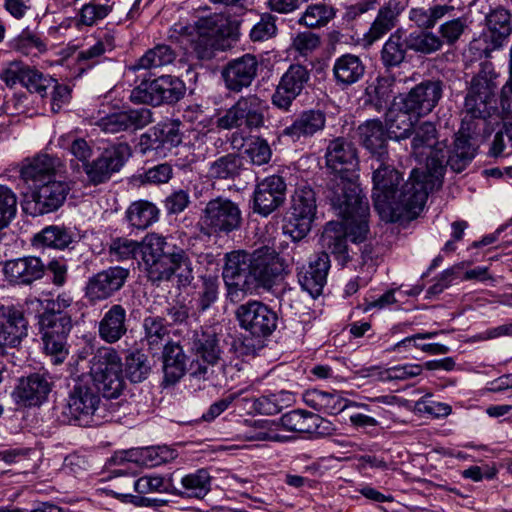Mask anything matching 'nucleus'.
Segmentation results:
<instances>
[{
  "label": "nucleus",
  "mask_w": 512,
  "mask_h": 512,
  "mask_svg": "<svg viewBox=\"0 0 512 512\" xmlns=\"http://www.w3.org/2000/svg\"><path fill=\"white\" fill-rule=\"evenodd\" d=\"M286 185L282 177L270 176L261 181L254 192L255 211L267 216L279 207L285 198Z\"/></svg>",
  "instance_id": "obj_19"
},
{
  "label": "nucleus",
  "mask_w": 512,
  "mask_h": 512,
  "mask_svg": "<svg viewBox=\"0 0 512 512\" xmlns=\"http://www.w3.org/2000/svg\"><path fill=\"white\" fill-rule=\"evenodd\" d=\"M395 80L391 77H379L374 85L368 88V93L376 106L380 109L394 98Z\"/></svg>",
  "instance_id": "obj_61"
},
{
  "label": "nucleus",
  "mask_w": 512,
  "mask_h": 512,
  "mask_svg": "<svg viewBox=\"0 0 512 512\" xmlns=\"http://www.w3.org/2000/svg\"><path fill=\"white\" fill-rule=\"evenodd\" d=\"M180 32L191 37L199 58L204 59L220 48L221 40L231 34V26L229 19L221 13L200 18L193 26L181 27Z\"/></svg>",
  "instance_id": "obj_4"
},
{
  "label": "nucleus",
  "mask_w": 512,
  "mask_h": 512,
  "mask_svg": "<svg viewBox=\"0 0 512 512\" xmlns=\"http://www.w3.org/2000/svg\"><path fill=\"white\" fill-rule=\"evenodd\" d=\"M303 399L313 409L330 415H337L347 409V399L336 391L308 390L304 393Z\"/></svg>",
  "instance_id": "obj_33"
},
{
  "label": "nucleus",
  "mask_w": 512,
  "mask_h": 512,
  "mask_svg": "<svg viewBox=\"0 0 512 512\" xmlns=\"http://www.w3.org/2000/svg\"><path fill=\"white\" fill-rule=\"evenodd\" d=\"M73 241L72 234L64 227L52 225L35 236V243L45 247L64 249Z\"/></svg>",
  "instance_id": "obj_49"
},
{
  "label": "nucleus",
  "mask_w": 512,
  "mask_h": 512,
  "mask_svg": "<svg viewBox=\"0 0 512 512\" xmlns=\"http://www.w3.org/2000/svg\"><path fill=\"white\" fill-rule=\"evenodd\" d=\"M237 108L242 114L243 123L250 129L259 128L264 124V113L267 109L266 102L256 95H248L236 102Z\"/></svg>",
  "instance_id": "obj_40"
},
{
  "label": "nucleus",
  "mask_w": 512,
  "mask_h": 512,
  "mask_svg": "<svg viewBox=\"0 0 512 512\" xmlns=\"http://www.w3.org/2000/svg\"><path fill=\"white\" fill-rule=\"evenodd\" d=\"M335 16L334 9L326 4H312L309 5L301 18L299 23L309 28H320L328 24Z\"/></svg>",
  "instance_id": "obj_52"
},
{
  "label": "nucleus",
  "mask_w": 512,
  "mask_h": 512,
  "mask_svg": "<svg viewBox=\"0 0 512 512\" xmlns=\"http://www.w3.org/2000/svg\"><path fill=\"white\" fill-rule=\"evenodd\" d=\"M257 68V59L250 54L230 61L222 71L225 86L234 92L250 86L257 74Z\"/></svg>",
  "instance_id": "obj_20"
},
{
  "label": "nucleus",
  "mask_w": 512,
  "mask_h": 512,
  "mask_svg": "<svg viewBox=\"0 0 512 512\" xmlns=\"http://www.w3.org/2000/svg\"><path fill=\"white\" fill-rule=\"evenodd\" d=\"M445 143L436 142V128L431 122H423L415 129V135L412 140V151L419 161L426 160L427 178L434 174V168L439 163V186L442 183L444 160L446 154L444 151Z\"/></svg>",
  "instance_id": "obj_8"
},
{
  "label": "nucleus",
  "mask_w": 512,
  "mask_h": 512,
  "mask_svg": "<svg viewBox=\"0 0 512 512\" xmlns=\"http://www.w3.org/2000/svg\"><path fill=\"white\" fill-rule=\"evenodd\" d=\"M330 269V259L327 253L322 252L298 272V281L302 289L313 298L319 296L327 281Z\"/></svg>",
  "instance_id": "obj_25"
},
{
  "label": "nucleus",
  "mask_w": 512,
  "mask_h": 512,
  "mask_svg": "<svg viewBox=\"0 0 512 512\" xmlns=\"http://www.w3.org/2000/svg\"><path fill=\"white\" fill-rule=\"evenodd\" d=\"M406 45L415 52L432 54L441 50L442 40L438 35L426 29L410 33L406 39Z\"/></svg>",
  "instance_id": "obj_48"
},
{
  "label": "nucleus",
  "mask_w": 512,
  "mask_h": 512,
  "mask_svg": "<svg viewBox=\"0 0 512 512\" xmlns=\"http://www.w3.org/2000/svg\"><path fill=\"white\" fill-rule=\"evenodd\" d=\"M310 81V71L301 64H292L282 75L272 96V103L288 110L292 102L302 93Z\"/></svg>",
  "instance_id": "obj_12"
},
{
  "label": "nucleus",
  "mask_w": 512,
  "mask_h": 512,
  "mask_svg": "<svg viewBox=\"0 0 512 512\" xmlns=\"http://www.w3.org/2000/svg\"><path fill=\"white\" fill-rule=\"evenodd\" d=\"M314 191L307 186L295 189L291 204V224L297 230V236H305L311 229L316 214Z\"/></svg>",
  "instance_id": "obj_15"
},
{
  "label": "nucleus",
  "mask_w": 512,
  "mask_h": 512,
  "mask_svg": "<svg viewBox=\"0 0 512 512\" xmlns=\"http://www.w3.org/2000/svg\"><path fill=\"white\" fill-rule=\"evenodd\" d=\"M326 166L337 174L328 198L343 223L329 222L320 242L335 258L345 264L349 260L346 238L362 243L369 235V206L361 195L358 178V157L353 144L343 138L332 140L325 154Z\"/></svg>",
  "instance_id": "obj_1"
},
{
  "label": "nucleus",
  "mask_w": 512,
  "mask_h": 512,
  "mask_svg": "<svg viewBox=\"0 0 512 512\" xmlns=\"http://www.w3.org/2000/svg\"><path fill=\"white\" fill-rule=\"evenodd\" d=\"M157 84L161 103L176 102L184 95L185 85L179 78L161 76L157 78Z\"/></svg>",
  "instance_id": "obj_59"
},
{
  "label": "nucleus",
  "mask_w": 512,
  "mask_h": 512,
  "mask_svg": "<svg viewBox=\"0 0 512 512\" xmlns=\"http://www.w3.org/2000/svg\"><path fill=\"white\" fill-rule=\"evenodd\" d=\"M129 156L130 148L127 144L120 143L106 148L96 160L86 164L85 171L89 180L94 184L103 183L121 169Z\"/></svg>",
  "instance_id": "obj_13"
},
{
  "label": "nucleus",
  "mask_w": 512,
  "mask_h": 512,
  "mask_svg": "<svg viewBox=\"0 0 512 512\" xmlns=\"http://www.w3.org/2000/svg\"><path fill=\"white\" fill-rule=\"evenodd\" d=\"M251 274L254 278V291L262 286H270L280 274L283 265L276 251L269 247H261L249 253Z\"/></svg>",
  "instance_id": "obj_16"
},
{
  "label": "nucleus",
  "mask_w": 512,
  "mask_h": 512,
  "mask_svg": "<svg viewBox=\"0 0 512 512\" xmlns=\"http://www.w3.org/2000/svg\"><path fill=\"white\" fill-rule=\"evenodd\" d=\"M190 349L203 363L209 365H214L220 357L218 341L214 334L195 332Z\"/></svg>",
  "instance_id": "obj_42"
},
{
  "label": "nucleus",
  "mask_w": 512,
  "mask_h": 512,
  "mask_svg": "<svg viewBox=\"0 0 512 512\" xmlns=\"http://www.w3.org/2000/svg\"><path fill=\"white\" fill-rule=\"evenodd\" d=\"M106 3L90 2L83 5L78 13L77 24L84 26H93L99 21L105 19L113 9V6Z\"/></svg>",
  "instance_id": "obj_55"
},
{
  "label": "nucleus",
  "mask_w": 512,
  "mask_h": 512,
  "mask_svg": "<svg viewBox=\"0 0 512 512\" xmlns=\"http://www.w3.org/2000/svg\"><path fill=\"white\" fill-rule=\"evenodd\" d=\"M358 134L363 146L373 155H377L376 159H384L386 155V131L383 124L379 120H367L358 127Z\"/></svg>",
  "instance_id": "obj_37"
},
{
  "label": "nucleus",
  "mask_w": 512,
  "mask_h": 512,
  "mask_svg": "<svg viewBox=\"0 0 512 512\" xmlns=\"http://www.w3.org/2000/svg\"><path fill=\"white\" fill-rule=\"evenodd\" d=\"M496 84L486 75H477L471 82L468 95L465 98V107L474 117H481L486 105L494 96Z\"/></svg>",
  "instance_id": "obj_28"
},
{
  "label": "nucleus",
  "mask_w": 512,
  "mask_h": 512,
  "mask_svg": "<svg viewBox=\"0 0 512 512\" xmlns=\"http://www.w3.org/2000/svg\"><path fill=\"white\" fill-rule=\"evenodd\" d=\"M100 402L99 394L88 383L80 380L69 393L59 419L67 424L90 426L94 422Z\"/></svg>",
  "instance_id": "obj_6"
},
{
  "label": "nucleus",
  "mask_w": 512,
  "mask_h": 512,
  "mask_svg": "<svg viewBox=\"0 0 512 512\" xmlns=\"http://www.w3.org/2000/svg\"><path fill=\"white\" fill-rule=\"evenodd\" d=\"M124 364L120 355L110 347L97 350L89 361V377L98 394L116 399L126 387Z\"/></svg>",
  "instance_id": "obj_3"
},
{
  "label": "nucleus",
  "mask_w": 512,
  "mask_h": 512,
  "mask_svg": "<svg viewBox=\"0 0 512 512\" xmlns=\"http://www.w3.org/2000/svg\"><path fill=\"white\" fill-rule=\"evenodd\" d=\"M187 357L182 347L176 343H168L163 351V373L166 384H175L186 373Z\"/></svg>",
  "instance_id": "obj_35"
},
{
  "label": "nucleus",
  "mask_w": 512,
  "mask_h": 512,
  "mask_svg": "<svg viewBox=\"0 0 512 512\" xmlns=\"http://www.w3.org/2000/svg\"><path fill=\"white\" fill-rule=\"evenodd\" d=\"M70 190L68 182L53 178L31 192L32 203L27 202L24 209L34 216L54 212L64 204Z\"/></svg>",
  "instance_id": "obj_11"
},
{
  "label": "nucleus",
  "mask_w": 512,
  "mask_h": 512,
  "mask_svg": "<svg viewBox=\"0 0 512 512\" xmlns=\"http://www.w3.org/2000/svg\"><path fill=\"white\" fill-rule=\"evenodd\" d=\"M128 277V270L112 267L91 277L85 288V295L91 302L105 300L118 291Z\"/></svg>",
  "instance_id": "obj_18"
},
{
  "label": "nucleus",
  "mask_w": 512,
  "mask_h": 512,
  "mask_svg": "<svg viewBox=\"0 0 512 512\" xmlns=\"http://www.w3.org/2000/svg\"><path fill=\"white\" fill-rule=\"evenodd\" d=\"M123 454L125 460L147 467H156L177 457L176 451L168 446L136 448Z\"/></svg>",
  "instance_id": "obj_34"
},
{
  "label": "nucleus",
  "mask_w": 512,
  "mask_h": 512,
  "mask_svg": "<svg viewBox=\"0 0 512 512\" xmlns=\"http://www.w3.org/2000/svg\"><path fill=\"white\" fill-rule=\"evenodd\" d=\"M158 209L148 201L139 200L132 203L126 211V217L131 226L146 229L158 218Z\"/></svg>",
  "instance_id": "obj_46"
},
{
  "label": "nucleus",
  "mask_w": 512,
  "mask_h": 512,
  "mask_svg": "<svg viewBox=\"0 0 512 512\" xmlns=\"http://www.w3.org/2000/svg\"><path fill=\"white\" fill-rule=\"evenodd\" d=\"M150 121V111L141 108L106 115L97 121V125L106 133H118L128 129L142 128Z\"/></svg>",
  "instance_id": "obj_26"
},
{
  "label": "nucleus",
  "mask_w": 512,
  "mask_h": 512,
  "mask_svg": "<svg viewBox=\"0 0 512 512\" xmlns=\"http://www.w3.org/2000/svg\"><path fill=\"white\" fill-rule=\"evenodd\" d=\"M58 146L68 150L78 161L85 166L92 156V148L83 138H78L72 133L61 135L58 139Z\"/></svg>",
  "instance_id": "obj_53"
},
{
  "label": "nucleus",
  "mask_w": 512,
  "mask_h": 512,
  "mask_svg": "<svg viewBox=\"0 0 512 512\" xmlns=\"http://www.w3.org/2000/svg\"><path fill=\"white\" fill-rule=\"evenodd\" d=\"M125 370L131 382L139 383L145 380L150 372V365L147 357L140 353H132L126 358Z\"/></svg>",
  "instance_id": "obj_60"
},
{
  "label": "nucleus",
  "mask_w": 512,
  "mask_h": 512,
  "mask_svg": "<svg viewBox=\"0 0 512 512\" xmlns=\"http://www.w3.org/2000/svg\"><path fill=\"white\" fill-rule=\"evenodd\" d=\"M175 54L167 45H156L149 49L134 64L127 67V71L136 72L141 69H152L168 65L173 62Z\"/></svg>",
  "instance_id": "obj_41"
},
{
  "label": "nucleus",
  "mask_w": 512,
  "mask_h": 512,
  "mask_svg": "<svg viewBox=\"0 0 512 512\" xmlns=\"http://www.w3.org/2000/svg\"><path fill=\"white\" fill-rule=\"evenodd\" d=\"M241 210L228 198L217 197L210 200L203 209L200 224L209 234L230 233L240 227Z\"/></svg>",
  "instance_id": "obj_9"
},
{
  "label": "nucleus",
  "mask_w": 512,
  "mask_h": 512,
  "mask_svg": "<svg viewBox=\"0 0 512 512\" xmlns=\"http://www.w3.org/2000/svg\"><path fill=\"white\" fill-rule=\"evenodd\" d=\"M50 390L51 384L47 377L35 373L26 378H21L12 396L19 405L37 406L45 401Z\"/></svg>",
  "instance_id": "obj_24"
},
{
  "label": "nucleus",
  "mask_w": 512,
  "mask_h": 512,
  "mask_svg": "<svg viewBox=\"0 0 512 512\" xmlns=\"http://www.w3.org/2000/svg\"><path fill=\"white\" fill-rule=\"evenodd\" d=\"M279 424L281 432L285 430L297 433L321 434V425L328 424V422L314 413L293 410L284 414L280 418Z\"/></svg>",
  "instance_id": "obj_31"
},
{
  "label": "nucleus",
  "mask_w": 512,
  "mask_h": 512,
  "mask_svg": "<svg viewBox=\"0 0 512 512\" xmlns=\"http://www.w3.org/2000/svg\"><path fill=\"white\" fill-rule=\"evenodd\" d=\"M244 155L254 165H264L272 157V150L268 142L260 137H253L245 144Z\"/></svg>",
  "instance_id": "obj_58"
},
{
  "label": "nucleus",
  "mask_w": 512,
  "mask_h": 512,
  "mask_svg": "<svg viewBox=\"0 0 512 512\" xmlns=\"http://www.w3.org/2000/svg\"><path fill=\"white\" fill-rule=\"evenodd\" d=\"M249 430L245 438L251 441H276L282 442L287 439L280 431L279 421L270 419H259L247 421Z\"/></svg>",
  "instance_id": "obj_43"
},
{
  "label": "nucleus",
  "mask_w": 512,
  "mask_h": 512,
  "mask_svg": "<svg viewBox=\"0 0 512 512\" xmlns=\"http://www.w3.org/2000/svg\"><path fill=\"white\" fill-rule=\"evenodd\" d=\"M512 33V15L504 8H497L486 16V30L482 39L489 52L501 47Z\"/></svg>",
  "instance_id": "obj_23"
},
{
  "label": "nucleus",
  "mask_w": 512,
  "mask_h": 512,
  "mask_svg": "<svg viewBox=\"0 0 512 512\" xmlns=\"http://www.w3.org/2000/svg\"><path fill=\"white\" fill-rule=\"evenodd\" d=\"M154 140L157 145L154 149L163 146L172 148L178 146L182 142V135L179 129V123L175 121L165 122L155 127L153 132Z\"/></svg>",
  "instance_id": "obj_54"
},
{
  "label": "nucleus",
  "mask_w": 512,
  "mask_h": 512,
  "mask_svg": "<svg viewBox=\"0 0 512 512\" xmlns=\"http://www.w3.org/2000/svg\"><path fill=\"white\" fill-rule=\"evenodd\" d=\"M406 3L400 0H388L378 11L369 30L363 35L365 46H371L392 30L398 17L405 10Z\"/></svg>",
  "instance_id": "obj_22"
},
{
  "label": "nucleus",
  "mask_w": 512,
  "mask_h": 512,
  "mask_svg": "<svg viewBox=\"0 0 512 512\" xmlns=\"http://www.w3.org/2000/svg\"><path fill=\"white\" fill-rule=\"evenodd\" d=\"M239 326L253 336L265 337L277 328V314L266 304L250 300L235 311Z\"/></svg>",
  "instance_id": "obj_10"
},
{
  "label": "nucleus",
  "mask_w": 512,
  "mask_h": 512,
  "mask_svg": "<svg viewBox=\"0 0 512 512\" xmlns=\"http://www.w3.org/2000/svg\"><path fill=\"white\" fill-rule=\"evenodd\" d=\"M326 118L319 110H308L302 112L291 125L284 128L282 136L290 138L293 142L301 138L311 137L323 130Z\"/></svg>",
  "instance_id": "obj_29"
},
{
  "label": "nucleus",
  "mask_w": 512,
  "mask_h": 512,
  "mask_svg": "<svg viewBox=\"0 0 512 512\" xmlns=\"http://www.w3.org/2000/svg\"><path fill=\"white\" fill-rule=\"evenodd\" d=\"M444 151L446 154L444 163L450 165L456 172H461L475 155L474 148L469 143L468 137L463 134L456 136L452 151L448 152L446 147Z\"/></svg>",
  "instance_id": "obj_45"
},
{
  "label": "nucleus",
  "mask_w": 512,
  "mask_h": 512,
  "mask_svg": "<svg viewBox=\"0 0 512 512\" xmlns=\"http://www.w3.org/2000/svg\"><path fill=\"white\" fill-rule=\"evenodd\" d=\"M419 117L403 106L402 100L394 101L386 114V122L390 137L395 140L406 139Z\"/></svg>",
  "instance_id": "obj_30"
},
{
  "label": "nucleus",
  "mask_w": 512,
  "mask_h": 512,
  "mask_svg": "<svg viewBox=\"0 0 512 512\" xmlns=\"http://www.w3.org/2000/svg\"><path fill=\"white\" fill-rule=\"evenodd\" d=\"M374 169L373 200L374 207L380 218L386 222H395L402 217L416 216L423 208L429 191L439 187V166L434 168V174L427 178L424 172L413 169L409 180L401 186V174L384 159H376Z\"/></svg>",
  "instance_id": "obj_2"
},
{
  "label": "nucleus",
  "mask_w": 512,
  "mask_h": 512,
  "mask_svg": "<svg viewBox=\"0 0 512 512\" xmlns=\"http://www.w3.org/2000/svg\"><path fill=\"white\" fill-rule=\"evenodd\" d=\"M403 33L397 30L390 35L382 49V60L385 66H397L405 57V50L402 45Z\"/></svg>",
  "instance_id": "obj_56"
},
{
  "label": "nucleus",
  "mask_w": 512,
  "mask_h": 512,
  "mask_svg": "<svg viewBox=\"0 0 512 512\" xmlns=\"http://www.w3.org/2000/svg\"><path fill=\"white\" fill-rule=\"evenodd\" d=\"M222 276L232 301H239L254 292V278L251 274V260L245 251H233L225 257Z\"/></svg>",
  "instance_id": "obj_7"
},
{
  "label": "nucleus",
  "mask_w": 512,
  "mask_h": 512,
  "mask_svg": "<svg viewBox=\"0 0 512 512\" xmlns=\"http://www.w3.org/2000/svg\"><path fill=\"white\" fill-rule=\"evenodd\" d=\"M72 328L71 318L59 313H44L39 318V330L44 352L55 365L63 363L68 354L67 337Z\"/></svg>",
  "instance_id": "obj_5"
},
{
  "label": "nucleus",
  "mask_w": 512,
  "mask_h": 512,
  "mask_svg": "<svg viewBox=\"0 0 512 512\" xmlns=\"http://www.w3.org/2000/svg\"><path fill=\"white\" fill-rule=\"evenodd\" d=\"M441 94L442 88L439 82H424L400 99L405 108L412 110L420 118L429 114L435 108Z\"/></svg>",
  "instance_id": "obj_21"
},
{
  "label": "nucleus",
  "mask_w": 512,
  "mask_h": 512,
  "mask_svg": "<svg viewBox=\"0 0 512 512\" xmlns=\"http://www.w3.org/2000/svg\"><path fill=\"white\" fill-rule=\"evenodd\" d=\"M242 162L239 156L228 154L213 161L208 170V175L215 179H229L239 174Z\"/></svg>",
  "instance_id": "obj_51"
},
{
  "label": "nucleus",
  "mask_w": 512,
  "mask_h": 512,
  "mask_svg": "<svg viewBox=\"0 0 512 512\" xmlns=\"http://www.w3.org/2000/svg\"><path fill=\"white\" fill-rule=\"evenodd\" d=\"M126 311L121 305H113L99 323V335L108 342L118 341L126 332Z\"/></svg>",
  "instance_id": "obj_38"
},
{
  "label": "nucleus",
  "mask_w": 512,
  "mask_h": 512,
  "mask_svg": "<svg viewBox=\"0 0 512 512\" xmlns=\"http://www.w3.org/2000/svg\"><path fill=\"white\" fill-rule=\"evenodd\" d=\"M114 48V38L109 33H103L97 36L96 42L87 49L79 51L75 60L78 64V70L83 72L98 64L101 57Z\"/></svg>",
  "instance_id": "obj_39"
},
{
  "label": "nucleus",
  "mask_w": 512,
  "mask_h": 512,
  "mask_svg": "<svg viewBox=\"0 0 512 512\" xmlns=\"http://www.w3.org/2000/svg\"><path fill=\"white\" fill-rule=\"evenodd\" d=\"M171 272L172 279L170 281L176 282L179 287H185L192 282L194 277L191 262L182 250L172 253Z\"/></svg>",
  "instance_id": "obj_57"
},
{
  "label": "nucleus",
  "mask_w": 512,
  "mask_h": 512,
  "mask_svg": "<svg viewBox=\"0 0 512 512\" xmlns=\"http://www.w3.org/2000/svg\"><path fill=\"white\" fill-rule=\"evenodd\" d=\"M28 335V321L14 305H0V347L15 348Z\"/></svg>",
  "instance_id": "obj_14"
},
{
  "label": "nucleus",
  "mask_w": 512,
  "mask_h": 512,
  "mask_svg": "<svg viewBox=\"0 0 512 512\" xmlns=\"http://www.w3.org/2000/svg\"><path fill=\"white\" fill-rule=\"evenodd\" d=\"M423 367L419 364H404L390 367L385 370H379L377 367H371L362 371V377H377L381 381H403L419 376Z\"/></svg>",
  "instance_id": "obj_44"
},
{
  "label": "nucleus",
  "mask_w": 512,
  "mask_h": 512,
  "mask_svg": "<svg viewBox=\"0 0 512 512\" xmlns=\"http://www.w3.org/2000/svg\"><path fill=\"white\" fill-rule=\"evenodd\" d=\"M63 169L64 164L59 158L42 154L23 165L20 174L23 181L33 191L41 184L55 178Z\"/></svg>",
  "instance_id": "obj_17"
},
{
  "label": "nucleus",
  "mask_w": 512,
  "mask_h": 512,
  "mask_svg": "<svg viewBox=\"0 0 512 512\" xmlns=\"http://www.w3.org/2000/svg\"><path fill=\"white\" fill-rule=\"evenodd\" d=\"M6 279L14 284H29L42 277L44 265L39 258L25 257L9 260L4 264Z\"/></svg>",
  "instance_id": "obj_27"
},
{
  "label": "nucleus",
  "mask_w": 512,
  "mask_h": 512,
  "mask_svg": "<svg viewBox=\"0 0 512 512\" xmlns=\"http://www.w3.org/2000/svg\"><path fill=\"white\" fill-rule=\"evenodd\" d=\"M130 99L134 103L160 105L157 79L141 82L131 91Z\"/></svg>",
  "instance_id": "obj_62"
},
{
  "label": "nucleus",
  "mask_w": 512,
  "mask_h": 512,
  "mask_svg": "<svg viewBox=\"0 0 512 512\" xmlns=\"http://www.w3.org/2000/svg\"><path fill=\"white\" fill-rule=\"evenodd\" d=\"M181 485L188 497L203 498L211 488V477L207 470L199 469L182 477Z\"/></svg>",
  "instance_id": "obj_47"
},
{
  "label": "nucleus",
  "mask_w": 512,
  "mask_h": 512,
  "mask_svg": "<svg viewBox=\"0 0 512 512\" xmlns=\"http://www.w3.org/2000/svg\"><path fill=\"white\" fill-rule=\"evenodd\" d=\"M166 245L165 238L158 234H149L144 238L143 246L141 249L143 261L145 264L156 261L161 257L166 256L164 247Z\"/></svg>",
  "instance_id": "obj_64"
},
{
  "label": "nucleus",
  "mask_w": 512,
  "mask_h": 512,
  "mask_svg": "<svg viewBox=\"0 0 512 512\" xmlns=\"http://www.w3.org/2000/svg\"><path fill=\"white\" fill-rule=\"evenodd\" d=\"M293 401L292 394L287 391H279L263 395L258 398H241L240 402L248 412L273 415L279 413L284 407L289 406Z\"/></svg>",
  "instance_id": "obj_32"
},
{
  "label": "nucleus",
  "mask_w": 512,
  "mask_h": 512,
  "mask_svg": "<svg viewBox=\"0 0 512 512\" xmlns=\"http://www.w3.org/2000/svg\"><path fill=\"white\" fill-rule=\"evenodd\" d=\"M17 197L7 186L0 185V229L8 226L15 217Z\"/></svg>",
  "instance_id": "obj_63"
},
{
  "label": "nucleus",
  "mask_w": 512,
  "mask_h": 512,
  "mask_svg": "<svg viewBox=\"0 0 512 512\" xmlns=\"http://www.w3.org/2000/svg\"><path fill=\"white\" fill-rule=\"evenodd\" d=\"M365 73V65L354 54H344L336 58L333 65V76L340 86H350L358 82Z\"/></svg>",
  "instance_id": "obj_36"
},
{
  "label": "nucleus",
  "mask_w": 512,
  "mask_h": 512,
  "mask_svg": "<svg viewBox=\"0 0 512 512\" xmlns=\"http://www.w3.org/2000/svg\"><path fill=\"white\" fill-rule=\"evenodd\" d=\"M134 489L139 494L175 493L171 477L156 474L144 475L134 481Z\"/></svg>",
  "instance_id": "obj_50"
}]
</instances>
